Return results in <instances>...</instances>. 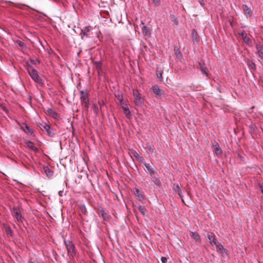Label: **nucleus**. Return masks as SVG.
Here are the masks:
<instances>
[{
	"instance_id": "33",
	"label": "nucleus",
	"mask_w": 263,
	"mask_h": 263,
	"mask_svg": "<svg viewBox=\"0 0 263 263\" xmlns=\"http://www.w3.org/2000/svg\"><path fill=\"white\" fill-rule=\"evenodd\" d=\"M161 260L162 263H166L167 262V258L165 257H162L161 258Z\"/></svg>"
},
{
	"instance_id": "43",
	"label": "nucleus",
	"mask_w": 263,
	"mask_h": 263,
	"mask_svg": "<svg viewBox=\"0 0 263 263\" xmlns=\"http://www.w3.org/2000/svg\"><path fill=\"white\" fill-rule=\"evenodd\" d=\"M260 191H261V192L263 193V185H261L260 186Z\"/></svg>"
},
{
	"instance_id": "11",
	"label": "nucleus",
	"mask_w": 263,
	"mask_h": 263,
	"mask_svg": "<svg viewBox=\"0 0 263 263\" xmlns=\"http://www.w3.org/2000/svg\"><path fill=\"white\" fill-rule=\"evenodd\" d=\"M173 190L174 191H175L176 193H177L178 195L181 198V200L183 203L184 202V200L183 199V195L181 191V190L180 189V186L178 184H174L173 186Z\"/></svg>"
},
{
	"instance_id": "6",
	"label": "nucleus",
	"mask_w": 263,
	"mask_h": 263,
	"mask_svg": "<svg viewBox=\"0 0 263 263\" xmlns=\"http://www.w3.org/2000/svg\"><path fill=\"white\" fill-rule=\"evenodd\" d=\"M207 237L212 246H215V247H220L218 242L216 240V239L215 238V235L213 233H208ZM220 247H222V246L221 245Z\"/></svg>"
},
{
	"instance_id": "15",
	"label": "nucleus",
	"mask_w": 263,
	"mask_h": 263,
	"mask_svg": "<svg viewBox=\"0 0 263 263\" xmlns=\"http://www.w3.org/2000/svg\"><path fill=\"white\" fill-rule=\"evenodd\" d=\"M134 193L138 197L140 201H143L145 199V196L140 192L138 189L135 188L134 189Z\"/></svg>"
},
{
	"instance_id": "21",
	"label": "nucleus",
	"mask_w": 263,
	"mask_h": 263,
	"mask_svg": "<svg viewBox=\"0 0 263 263\" xmlns=\"http://www.w3.org/2000/svg\"><path fill=\"white\" fill-rule=\"evenodd\" d=\"M99 213L101 214L104 220H109L110 219V216L108 213L105 212L102 209L99 211Z\"/></svg>"
},
{
	"instance_id": "27",
	"label": "nucleus",
	"mask_w": 263,
	"mask_h": 263,
	"mask_svg": "<svg viewBox=\"0 0 263 263\" xmlns=\"http://www.w3.org/2000/svg\"><path fill=\"white\" fill-rule=\"evenodd\" d=\"M44 171L47 177H50L53 175V172L52 171L49 167H44Z\"/></svg>"
},
{
	"instance_id": "7",
	"label": "nucleus",
	"mask_w": 263,
	"mask_h": 263,
	"mask_svg": "<svg viewBox=\"0 0 263 263\" xmlns=\"http://www.w3.org/2000/svg\"><path fill=\"white\" fill-rule=\"evenodd\" d=\"M152 89L153 92L156 95V97L158 98H161L163 96V91L157 85L152 86Z\"/></svg>"
},
{
	"instance_id": "37",
	"label": "nucleus",
	"mask_w": 263,
	"mask_h": 263,
	"mask_svg": "<svg viewBox=\"0 0 263 263\" xmlns=\"http://www.w3.org/2000/svg\"><path fill=\"white\" fill-rule=\"evenodd\" d=\"M199 2L201 5L203 6L204 5V0H199Z\"/></svg>"
},
{
	"instance_id": "38",
	"label": "nucleus",
	"mask_w": 263,
	"mask_h": 263,
	"mask_svg": "<svg viewBox=\"0 0 263 263\" xmlns=\"http://www.w3.org/2000/svg\"><path fill=\"white\" fill-rule=\"evenodd\" d=\"M63 191H60L59 192V196H60V197L63 196Z\"/></svg>"
},
{
	"instance_id": "30",
	"label": "nucleus",
	"mask_w": 263,
	"mask_h": 263,
	"mask_svg": "<svg viewBox=\"0 0 263 263\" xmlns=\"http://www.w3.org/2000/svg\"><path fill=\"white\" fill-rule=\"evenodd\" d=\"M156 74L157 76V78L161 81H162L163 78H162V72L161 71H159L158 69H157L156 70Z\"/></svg>"
},
{
	"instance_id": "14",
	"label": "nucleus",
	"mask_w": 263,
	"mask_h": 263,
	"mask_svg": "<svg viewBox=\"0 0 263 263\" xmlns=\"http://www.w3.org/2000/svg\"><path fill=\"white\" fill-rule=\"evenodd\" d=\"M240 35L243 41L247 44L250 45L251 43L250 38L247 36V33L243 31L240 33Z\"/></svg>"
},
{
	"instance_id": "22",
	"label": "nucleus",
	"mask_w": 263,
	"mask_h": 263,
	"mask_svg": "<svg viewBox=\"0 0 263 263\" xmlns=\"http://www.w3.org/2000/svg\"><path fill=\"white\" fill-rule=\"evenodd\" d=\"M217 252L220 254L222 256H227L228 251L225 248H216Z\"/></svg>"
},
{
	"instance_id": "9",
	"label": "nucleus",
	"mask_w": 263,
	"mask_h": 263,
	"mask_svg": "<svg viewBox=\"0 0 263 263\" xmlns=\"http://www.w3.org/2000/svg\"><path fill=\"white\" fill-rule=\"evenodd\" d=\"M13 212L17 220L19 222H22L23 217L19 209L16 207H14L13 208Z\"/></svg>"
},
{
	"instance_id": "20",
	"label": "nucleus",
	"mask_w": 263,
	"mask_h": 263,
	"mask_svg": "<svg viewBox=\"0 0 263 263\" xmlns=\"http://www.w3.org/2000/svg\"><path fill=\"white\" fill-rule=\"evenodd\" d=\"M141 24L143 25L142 28L143 32H144L146 35L149 36L151 34L150 29L148 27L144 25V23L143 22H141Z\"/></svg>"
},
{
	"instance_id": "25",
	"label": "nucleus",
	"mask_w": 263,
	"mask_h": 263,
	"mask_svg": "<svg viewBox=\"0 0 263 263\" xmlns=\"http://www.w3.org/2000/svg\"><path fill=\"white\" fill-rule=\"evenodd\" d=\"M47 112L50 115L55 119L59 118V115L51 108H49L47 110Z\"/></svg>"
},
{
	"instance_id": "31",
	"label": "nucleus",
	"mask_w": 263,
	"mask_h": 263,
	"mask_svg": "<svg viewBox=\"0 0 263 263\" xmlns=\"http://www.w3.org/2000/svg\"><path fill=\"white\" fill-rule=\"evenodd\" d=\"M154 182L155 183V184L157 185V186H158L159 187L161 186V182L160 180L156 177H154Z\"/></svg>"
},
{
	"instance_id": "48",
	"label": "nucleus",
	"mask_w": 263,
	"mask_h": 263,
	"mask_svg": "<svg viewBox=\"0 0 263 263\" xmlns=\"http://www.w3.org/2000/svg\"><path fill=\"white\" fill-rule=\"evenodd\" d=\"M254 107V106H252L251 108H250V109H251L252 108H253Z\"/></svg>"
},
{
	"instance_id": "16",
	"label": "nucleus",
	"mask_w": 263,
	"mask_h": 263,
	"mask_svg": "<svg viewBox=\"0 0 263 263\" xmlns=\"http://www.w3.org/2000/svg\"><path fill=\"white\" fill-rule=\"evenodd\" d=\"M199 65L200 66L201 72L205 74L206 76H208V68L205 66V64L203 61H200L199 62Z\"/></svg>"
},
{
	"instance_id": "36",
	"label": "nucleus",
	"mask_w": 263,
	"mask_h": 263,
	"mask_svg": "<svg viewBox=\"0 0 263 263\" xmlns=\"http://www.w3.org/2000/svg\"><path fill=\"white\" fill-rule=\"evenodd\" d=\"M153 3L156 5H158L160 3V0H152Z\"/></svg>"
},
{
	"instance_id": "35",
	"label": "nucleus",
	"mask_w": 263,
	"mask_h": 263,
	"mask_svg": "<svg viewBox=\"0 0 263 263\" xmlns=\"http://www.w3.org/2000/svg\"><path fill=\"white\" fill-rule=\"evenodd\" d=\"M116 97L118 98L119 101L121 102V103H123L122 102V101H123V97L122 96H120V95H119L118 96H116Z\"/></svg>"
},
{
	"instance_id": "40",
	"label": "nucleus",
	"mask_w": 263,
	"mask_h": 263,
	"mask_svg": "<svg viewBox=\"0 0 263 263\" xmlns=\"http://www.w3.org/2000/svg\"><path fill=\"white\" fill-rule=\"evenodd\" d=\"M137 159L139 161H141L142 160H143V158L140 156H139V157L137 158Z\"/></svg>"
},
{
	"instance_id": "34",
	"label": "nucleus",
	"mask_w": 263,
	"mask_h": 263,
	"mask_svg": "<svg viewBox=\"0 0 263 263\" xmlns=\"http://www.w3.org/2000/svg\"><path fill=\"white\" fill-rule=\"evenodd\" d=\"M17 43H18V44L19 45V46L20 47H24V45H25L24 43L22 42V41H18L17 42Z\"/></svg>"
},
{
	"instance_id": "42",
	"label": "nucleus",
	"mask_w": 263,
	"mask_h": 263,
	"mask_svg": "<svg viewBox=\"0 0 263 263\" xmlns=\"http://www.w3.org/2000/svg\"><path fill=\"white\" fill-rule=\"evenodd\" d=\"M139 154L137 153H135V154H134V156L137 159V158L139 157Z\"/></svg>"
},
{
	"instance_id": "1",
	"label": "nucleus",
	"mask_w": 263,
	"mask_h": 263,
	"mask_svg": "<svg viewBox=\"0 0 263 263\" xmlns=\"http://www.w3.org/2000/svg\"><path fill=\"white\" fill-rule=\"evenodd\" d=\"M28 72L31 78L37 83L41 85H44L43 80L39 76L37 71L31 66L28 67Z\"/></svg>"
},
{
	"instance_id": "39",
	"label": "nucleus",
	"mask_w": 263,
	"mask_h": 263,
	"mask_svg": "<svg viewBox=\"0 0 263 263\" xmlns=\"http://www.w3.org/2000/svg\"><path fill=\"white\" fill-rule=\"evenodd\" d=\"M137 159L139 161H141L142 160H143V158L140 156H139V157L137 158Z\"/></svg>"
},
{
	"instance_id": "45",
	"label": "nucleus",
	"mask_w": 263,
	"mask_h": 263,
	"mask_svg": "<svg viewBox=\"0 0 263 263\" xmlns=\"http://www.w3.org/2000/svg\"><path fill=\"white\" fill-rule=\"evenodd\" d=\"M192 33H193V35H194V33H195V35H197V32L195 30H193L192 31Z\"/></svg>"
},
{
	"instance_id": "32",
	"label": "nucleus",
	"mask_w": 263,
	"mask_h": 263,
	"mask_svg": "<svg viewBox=\"0 0 263 263\" xmlns=\"http://www.w3.org/2000/svg\"><path fill=\"white\" fill-rule=\"evenodd\" d=\"M174 51L175 52V53L177 55V56H180V57H181L182 55H181V53L180 52L179 48H178L177 47H175L174 48Z\"/></svg>"
},
{
	"instance_id": "26",
	"label": "nucleus",
	"mask_w": 263,
	"mask_h": 263,
	"mask_svg": "<svg viewBox=\"0 0 263 263\" xmlns=\"http://www.w3.org/2000/svg\"><path fill=\"white\" fill-rule=\"evenodd\" d=\"M68 255L71 257H73L76 254L75 248H66Z\"/></svg>"
},
{
	"instance_id": "41",
	"label": "nucleus",
	"mask_w": 263,
	"mask_h": 263,
	"mask_svg": "<svg viewBox=\"0 0 263 263\" xmlns=\"http://www.w3.org/2000/svg\"><path fill=\"white\" fill-rule=\"evenodd\" d=\"M94 109L96 113H97L98 111V107L96 105H95L94 106Z\"/></svg>"
},
{
	"instance_id": "13",
	"label": "nucleus",
	"mask_w": 263,
	"mask_h": 263,
	"mask_svg": "<svg viewBox=\"0 0 263 263\" xmlns=\"http://www.w3.org/2000/svg\"><path fill=\"white\" fill-rule=\"evenodd\" d=\"M25 144L26 145V146L31 149H32L34 152H38L39 149L37 147H36L34 145L33 142L31 141L28 140L25 142Z\"/></svg>"
},
{
	"instance_id": "24",
	"label": "nucleus",
	"mask_w": 263,
	"mask_h": 263,
	"mask_svg": "<svg viewBox=\"0 0 263 263\" xmlns=\"http://www.w3.org/2000/svg\"><path fill=\"white\" fill-rule=\"evenodd\" d=\"M144 165L146 167V168H147V170L148 171V173L151 176H153L155 175V172L153 169V168L151 167L149 164L144 163Z\"/></svg>"
},
{
	"instance_id": "28",
	"label": "nucleus",
	"mask_w": 263,
	"mask_h": 263,
	"mask_svg": "<svg viewBox=\"0 0 263 263\" xmlns=\"http://www.w3.org/2000/svg\"><path fill=\"white\" fill-rule=\"evenodd\" d=\"M247 64L248 66L251 67L252 69L255 70L256 69V65L255 63L251 60L248 59L247 60Z\"/></svg>"
},
{
	"instance_id": "4",
	"label": "nucleus",
	"mask_w": 263,
	"mask_h": 263,
	"mask_svg": "<svg viewBox=\"0 0 263 263\" xmlns=\"http://www.w3.org/2000/svg\"><path fill=\"white\" fill-rule=\"evenodd\" d=\"M81 36L82 40H86L88 38L92 37V33L90 29V26L85 27L81 30Z\"/></svg>"
},
{
	"instance_id": "3",
	"label": "nucleus",
	"mask_w": 263,
	"mask_h": 263,
	"mask_svg": "<svg viewBox=\"0 0 263 263\" xmlns=\"http://www.w3.org/2000/svg\"><path fill=\"white\" fill-rule=\"evenodd\" d=\"M133 96L136 105L142 106L144 104V99L141 97L138 90H133Z\"/></svg>"
},
{
	"instance_id": "47",
	"label": "nucleus",
	"mask_w": 263,
	"mask_h": 263,
	"mask_svg": "<svg viewBox=\"0 0 263 263\" xmlns=\"http://www.w3.org/2000/svg\"><path fill=\"white\" fill-rule=\"evenodd\" d=\"M175 23L176 24H178V22H177V20H175Z\"/></svg>"
},
{
	"instance_id": "23",
	"label": "nucleus",
	"mask_w": 263,
	"mask_h": 263,
	"mask_svg": "<svg viewBox=\"0 0 263 263\" xmlns=\"http://www.w3.org/2000/svg\"><path fill=\"white\" fill-rule=\"evenodd\" d=\"M191 235L196 241H201L200 237L197 232H191Z\"/></svg>"
},
{
	"instance_id": "8",
	"label": "nucleus",
	"mask_w": 263,
	"mask_h": 263,
	"mask_svg": "<svg viewBox=\"0 0 263 263\" xmlns=\"http://www.w3.org/2000/svg\"><path fill=\"white\" fill-rule=\"evenodd\" d=\"M21 128L26 133L30 136H32L34 134V131L32 129L30 128L26 123H23L21 126Z\"/></svg>"
},
{
	"instance_id": "29",
	"label": "nucleus",
	"mask_w": 263,
	"mask_h": 263,
	"mask_svg": "<svg viewBox=\"0 0 263 263\" xmlns=\"http://www.w3.org/2000/svg\"><path fill=\"white\" fill-rule=\"evenodd\" d=\"M138 209L139 212L142 213L143 215H144L146 213V210L145 208L142 205H139L138 206Z\"/></svg>"
},
{
	"instance_id": "10",
	"label": "nucleus",
	"mask_w": 263,
	"mask_h": 263,
	"mask_svg": "<svg viewBox=\"0 0 263 263\" xmlns=\"http://www.w3.org/2000/svg\"><path fill=\"white\" fill-rule=\"evenodd\" d=\"M121 105L123 109V113L127 118H129L131 116V112L126 104L121 103Z\"/></svg>"
},
{
	"instance_id": "44",
	"label": "nucleus",
	"mask_w": 263,
	"mask_h": 263,
	"mask_svg": "<svg viewBox=\"0 0 263 263\" xmlns=\"http://www.w3.org/2000/svg\"><path fill=\"white\" fill-rule=\"evenodd\" d=\"M148 149H149V150L151 152H152V153H153V152H154V150H153V149L151 147H149L148 148Z\"/></svg>"
},
{
	"instance_id": "5",
	"label": "nucleus",
	"mask_w": 263,
	"mask_h": 263,
	"mask_svg": "<svg viewBox=\"0 0 263 263\" xmlns=\"http://www.w3.org/2000/svg\"><path fill=\"white\" fill-rule=\"evenodd\" d=\"M81 96L80 99L81 102L83 103H84L85 105V107L88 108L89 107V101L88 100V93L87 91H85L84 90H81Z\"/></svg>"
},
{
	"instance_id": "17",
	"label": "nucleus",
	"mask_w": 263,
	"mask_h": 263,
	"mask_svg": "<svg viewBox=\"0 0 263 263\" xmlns=\"http://www.w3.org/2000/svg\"><path fill=\"white\" fill-rule=\"evenodd\" d=\"M242 9H243L244 12L246 14L248 15L249 16L252 15L253 12H252V10L251 9V8L250 7H249L247 5H243L242 6Z\"/></svg>"
},
{
	"instance_id": "12",
	"label": "nucleus",
	"mask_w": 263,
	"mask_h": 263,
	"mask_svg": "<svg viewBox=\"0 0 263 263\" xmlns=\"http://www.w3.org/2000/svg\"><path fill=\"white\" fill-rule=\"evenodd\" d=\"M213 146L214 148V152L218 156H221L222 155V150L221 148L220 147L218 143L215 141L214 143L213 144Z\"/></svg>"
},
{
	"instance_id": "2",
	"label": "nucleus",
	"mask_w": 263,
	"mask_h": 263,
	"mask_svg": "<svg viewBox=\"0 0 263 263\" xmlns=\"http://www.w3.org/2000/svg\"><path fill=\"white\" fill-rule=\"evenodd\" d=\"M37 125L42 130H45L47 135L50 137H53L54 135V132L51 129L50 125L46 122H38Z\"/></svg>"
},
{
	"instance_id": "46",
	"label": "nucleus",
	"mask_w": 263,
	"mask_h": 263,
	"mask_svg": "<svg viewBox=\"0 0 263 263\" xmlns=\"http://www.w3.org/2000/svg\"><path fill=\"white\" fill-rule=\"evenodd\" d=\"M96 64H97V66L98 65L100 66V64H101V63L100 62H97V63H96Z\"/></svg>"
},
{
	"instance_id": "19",
	"label": "nucleus",
	"mask_w": 263,
	"mask_h": 263,
	"mask_svg": "<svg viewBox=\"0 0 263 263\" xmlns=\"http://www.w3.org/2000/svg\"><path fill=\"white\" fill-rule=\"evenodd\" d=\"M3 227L7 235L11 236L13 234V232L10 227L6 224H4Z\"/></svg>"
},
{
	"instance_id": "18",
	"label": "nucleus",
	"mask_w": 263,
	"mask_h": 263,
	"mask_svg": "<svg viewBox=\"0 0 263 263\" xmlns=\"http://www.w3.org/2000/svg\"><path fill=\"white\" fill-rule=\"evenodd\" d=\"M256 48L259 57L263 60V48L259 44H256Z\"/></svg>"
}]
</instances>
